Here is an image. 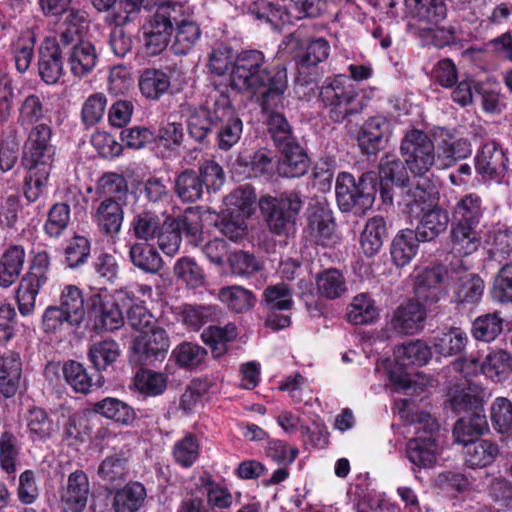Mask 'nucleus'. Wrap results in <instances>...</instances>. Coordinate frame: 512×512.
Listing matches in <instances>:
<instances>
[{
  "label": "nucleus",
  "mask_w": 512,
  "mask_h": 512,
  "mask_svg": "<svg viewBox=\"0 0 512 512\" xmlns=\"http://www.w3.org/2000/svg\"><path fill=\"white\" fill-rule=\"evenodd\" d=\"M400 153L409 172L423 177L433 168L452 167L458 160L470 156L472 148L467 139L457 138L444 129L435 132L434 141L426 132L411 129L401 140Z\"/></svg>",
  "instance_id": "obj_1"
},
{
  "label": "nucleus",
  "mask_w": 512,
  "mask_h": 512,
  "mask_svg": "<svg viewBox=\"0 0 512 512\" xmlns=\"http://www.w3.org/2000/svg\"><path fill=\"white\" fill-rule=\"evenodd\" d=\"M265 62L261 51H242L236 55L229 81L231 87L238 91L260 96L263 109L269 110L281 102L287 88V73L281 68L270 76Z\"/></svg>",
  "instance_id": "obj_2"
},
{
  "label": "nucleus",
  "mask_w": 512,
  "mask_h": 512,
  "mask_svg": "<svg viewBox=\"0 0 512 512\" xmlns=\"http://www.w3.org/2000/svg\"><path fill=\"white\" fill-rule=\"evenodd\" d=\"M51 135L48 125L38 124L31 129L25 144L24 161L29 171L24 195L30 202H35L44 193L49 179L54 156Z\"/></svg>",
  "instance_id": "obj_3"
},
{
  "label": "nucleus",
  "mask_w": 512,
  "mask_h": 512,
  "mask_svg": "<svg viewBox=\"0 0 512 512\" xmlns=\"http://www.w3.org/2000/svg\"><path fill=\"white\" fill-rule=\"evenodd\" d=\"M335 193L341 211L354 210L357 214H364L375 200L376 176L367 172L356 181L350 173L341 172L336 179Z\"/></svg>",
  "instance_id": "obj_4"
},
{
  "label": "nucleus",
  "mask_w": 512,
  "mask_h": 512,
  "mask_svg": "<svg viewBox=\"0 0 512 512\" xmlns=\"http://www.w3.org/2000/svg\"><path fill=\"white\" fill-rule=\"evenodd\" d=\"M357 97V88L345 75L336 76L324 84L320 91V98L335 122H342L348 116L360 112L362 107Z\"/></svg>",
  "instance_id": "obj_5"
},
{
  "label": "nucleus",
  "mask_w": 512,
  "mask_h": 512,
  "mask_svg": "<svg viewBox=\"0 0 512 512\" xmlns=\"http://www.w3.org/2000/svg\"><path fill=\"white\" fill-rule=\"evenodd\" d=\"M302 205L297 192L284 193L279 197L263 196L259 201L270 230L278 235L288 233L294 227Z\"/></svg>",
  "instance_id": "obj_6"
},
{
  "label": "nucleus",
  "mask_w": 512,
  "mask_h": 512,
  "mask_svg": "<svg viewBox=\"0 0 512 512\" xmlns=\"http://www.w3.org/2000/svg\"><path fill=\"white\" fill-rule=\"evenodd\" d=\"M419 422V426H415L414 429L417 436L407 443V457L414 466L431 469L436 465L441 452L434 437L438 424L426 413L421 414Z\"/></svg>",
  "instance_id": "obj_7"
},
{
  "label": "nucleus",
  "mask_w": 512,
  "mask_h": 512,
  "mask_svg": "<svg viewBox=\"0 0 512 512\" xmlns=\"http://www.w3.org/2000/svg\"><path fill=\"white\" fill-rule=\"evenodd\" d=\"M395 367L387 364L389 360H383L381 365L386 369L390 382L399 390L410 388V375L405 367L412 365H424L431 358V348L423 341H410L394 349Z\"/></svg>",
  "instance_id": "obj_8"
},
{
  "label": "nucleus",
  "mask_w": 512,
  "mask_h": 512,
  "mask_svg": "<svg viewBox=\"0 0 512 512\" xmlns=\"http://www.w3.org/2000/svg\"><path fill=\"white\" fill-rule=\"evenodd\" d=\"M50 257L46 251L35 253L29 271L21 279L17 289V302L23 316L30 315L36 304V297L48 281Z\"/></svg>",
  "instance_id": "obj_9"
},
{
  "label": "nucleus",
  "mask_w": 512,
  "mask_h": 512,
  "mask_svg": "<svg viewBox=\"0 0 512 512\" xmlns=\"http://www.w3.org/2000/svg\"><path fill=\"white\" fill-rule=\"evenodd\" d=\"M170 341L166 331L154 326L146 330L134 340L133 358L142 365H154L156 362H162L169 350Z\"/></svg>",
  "instance_id": "obj_10"
},
{
  "label": "nucleus",
  "mask_w": 512,
  "mask_h": 512,
  "mask_svg": "<svg viewBox=\"0 0 512 512\" xmlns=\"http://www.w3.org/2000/svg\"><path fill=\"white\" fill-rule=\"evenodd\" d=\"M475 171L485 181L502 183L509 173V160L497 142L484 143L475 155Z\"/></svg>",
  "instance_id": "obj_11"
},
{
  "label": "nucleus",
  "mask_w": 512,
  "mask_h": 512,
  "mask_svg": "<svg viewBox=\"0 0 512 512\" xmlns=\"http://www.w3.org/2000/svg\"><path fill=\"white\" fill-rule=\"evenodd\" d=\"M146 3L147 6L156 7L155 13L147 19L142 28L150 31L172 34L178 16L193 14L191 6L186 2L146 0Z\"/></svg>",
  "instance_id": "obj_12"
},
{
  "label": "nucleus",
  "mask_w": 512,
  "mask_h": 512,
  "mask_svg": "<svg viewBox=\"0 0 512 512\" xmlns=\"http://www.w3.org/2000/svg\"><path fill=\"white\" fill-rule=\"evenodd\" d=\"M88 305L98 326L113 331L123 325L122 312L106 290L92 294Z\"/></svg>",
  "instance_id": "obj_13"
},
{
  "label": "nucleus",
  "mask_w": 512,
  "mask_h": 512,
  "mask_svg": "<svg viewBox=\"0 0 512 512\" xmlns=\"http://www.w3.org/2000/svg\"><path fill=\"white\" fill-rule=\"evenodd\" d=\"M39 74L47 84H55L63 75L59 44L54 37H46L39 49Z\"/></svg>",
  "instance_id": "obj_14"
},
{
  "label": "nucleus",
  "mask_w": 512,
  "mask_h": 512,
  "mask_svg": "<svg viewBox=\"0 0 512 512\" xmlns=\"http://www.w3.org/2000/svg\"><path fill=\"white\" fill-rule=\"evenodd\" d=\"M390 134V123L382 116L371 117L365 121L357 140L361 151L374 154L381 149Z\"/></svg>",
  "instance_id": "obj_15"
},
{
  "label": "nucleus",
  "mask_w": 512,
  "mask_h": 512,
  "mask_svg": "<svg viewBox=\"0 0 512 512\" xmlns=\"http://www.w3.org/2000/svg\"><path fill=\"white\" fill-rule=\"evenodd\" d=\"M411 15L420 22L419 29L433 32L445 18L446 6L442 0H405Z\"/></svg>",
  "instance_id": "obj_16"
},
{
  "label": "nucleus",
  "mask_w": 512,
  "mask_h": 512,
  "mask_svg": "<svg viewBox=\"0 0 512 512\" xmlns=\"http://www.w3.org/2000/svg\"><path fill=\"white\" fill-rule=\"evenodd\" d=\"M447 272L441 266L425 268L415 277L414 292L419 299L436 302L444 291Z\"/></svg>",
  "instance_id": "obj_17"
},
{
  "label": "nucleus",
  "mask_w": 512,
  "mask_h": 512,
  "mask_svg": "<svg viewBox=\"0 0 512 512\" xmlns=\"http://www.w3.org/2000/svg\"><path fill=\"white\" fill-rule=\"evenodd\" d=\"M124 205L114 198H104L98 204L92 218L101 232L110 236L120 232L124 220Z\"/></svg>",
  "instance_id": "obj_18"
},
{
  "label": "nucleus",
  "mask_w": 512,
  "mask_h": 512,
  "mask_svg": "<svg viewBox=\"0 0 512 512\" xmlns=\"http://www.w3.org/2000/svg\"><path fill=\"white\" fill-rule=\"evenodd\" d=\"M438 201V192L430 183L409 187L402 196L403 211L410 216L418 217Z\"/></svg>",
  "instance_id": "obj_19"
},
{
  "label": "nucleus",
  "mask_w": 512,
  "mask_h": 512,
  "mask_svg": "<svg viewBox=\"0 0 512 512\" xmlns=\"http://www.w3.org/2000/svg\"><path fill=\"white\" fill-rule=\"evenodd\" d=\"M485 393L483 389L467 380L449 387L447 402L455 412L467 411L482 405Z\"/></svg>",
  "instance_id": "obj_20"
},
{
  "label": "nucleus",
  "mask_w": 512,
  "mask_h": 512,
  "mask_svg": "<svg viewBox=\"0 0 512 512\" xmlns=\"http://www.w3.org/2000/svg\"><path fill=\"white\" fill-rule=\"evenodd\" d=\"M426 312L422 304L409 300L394 312L392 326L403 334H414L423 328Z\"/></svg>",
  "instance_id": "obj_21"
},
{
  "label": "nucleus",
  "mask_w": 512,
  "mask_h": 512,
  "mask_svg": "<svg viewBox=\"0 0 512 512\" xmlns=\"http://www.w3.org/2000/svg\"><path fill=\"white\" fill-rule=\"evenodd\" d=\"M89 481L82 471H75L68 477L67 486L62 493V501L67 510L82 512L87 504Z\"/></svg>",
  "instance_id": "obj_22"
},
{
  "label": "nucleus",
  "mask_w": 512,
  "mask_h": 512,
  "mask_svg": "<svg viewBox=\"0 0 512 512\" xmlns=\"http://www.w3.org/2000/svg\"><path fill=\"white\" fill-rule=\"evenodd\" d=\"M421 214L420 222L414 230L421 241H432L446 231L449 215L437 203Z\"/></svg>",
  "instance_id": "obj_23"
},
{
  "label": "nucleus",
  "mask_w": 512,
  "mask_h": 512,
  "mask_svg": "<svg viewBox=\"0 0 512 512\" xmlns=\"http://www.w3.org/2000/svg\"><path fill=\"white\" fill-rule=\"evenodd\" d=\"M71 73L82 78L93 71L98 63V53L89 41H77L69 54Z\"/></svg>",
  "instance_id": "obj_24"
},
{
  "label": "nucleus",
  "mask_w": 512,
  "mask_h": 512,
  "mask_svg": "<svg viewBox=\"0 0 512 512\" xmlns=\"http://www.w3.org/2000/svg\"><path fill=\"white\" fill-rule=\"evenodd\" d=\"M280 149L283 154L277 167L280 176L296 178L303 176L308 171L309 159L298 144L292 143Z\"/></svg>",
  "instance_id": "obj_25"
},
{
  "label": "nucleus",
  "mask_w": 512,
  "mask_h": 512,
  "mask_svg": "<svg viewBox=\"0 0 512 512\" xmlns=\"http://www.w3.org/2000/svg\"><path fill=\"white\" fill-rule=\"evenodd\" d=\"M498 455V445L488 439H476L464 446L465 464L472 469L491 465Z\"/></svg>",
  "instance_id": "obj_26"
},
{
  "label": "nucleus",
  "mask_w": 512,
  "mask_h": 512,
  "mask_svg": "<svg viewBox=\"0 0 512 512\" xmlns=\"http://www.w3.org/2000/svg\"><path fill=\"white\" fill-rule=\"evenodd\" d=\"M93 411L106 419L125 426L131 425L137 417L133 407L114 397H106L94 403Z\"/></svg>",
  "instance_id": "obj_27"
},
{
  "label": "nucleus",
  "mask_w": 512,
  "mask_h": 512,
  "mask_svg": "<svg viewBox=\"0 0 512 512\" xmlns=\"http://www.w3.org/2000/svg\"><path fill=\"white\" fill-rule=\"evenodd\" d=\"M22 373L20 356L15 352H8L0 358V392L5 397L16 394Z\"/></svg>",
  "instance_id": "obj_28"
},
{
  "label": "nucleus",
  "mask_w": 512,
  "mask_h": 512,
  "mask_svg": "<svg viewBox=\"0 0 512 512\" xmlns=\"http://www.w3.org/2000/svg\"><path fill=\"white\" fill-rule=\"evenodd\" d=\"M192 14L178 16L175 22V37L172 49L177 55H186L201 36V31L196 22L191 19Z\"/></svg>",
  "instance_id": "obj_29"
},
{
  "label": "nucleus",
  "mask_w": 512,
  "mask_h": 512,
  "mask_svg": "<svg viewBox=\"0 0 512 512\" xmlns=\"http://www.w3.org/2000/svg\"><path fill=\"white\" fill-rule=\"evenodd\" d=\"M329 54L330 45L324 38L311 39L302 44L296 54L299 74L306 73L311 67H316L326 60Z\"/></svg>",
  "instance_id": "obj_30"
},
{
  "label": "nucleus",
  "mask_w": 512,
  "mask_h": 512,
  "mask_svg": "<svg viewBox=\"0 0 512 512\" xmlns=\"http://www.w3.org/2000/svg\"><path fill=\"white\" fill-rule=\"evenodd\" d=\"M421 241L414 230L404 229L397 233L392 242L391 256L397 266L403 267L411 262L418 251Z\"/></svg>",
  "instance_id": "obj_31"
},
{
  "label": "nucleus",
  "mask_w": 512,
  "mask_h": 512,
  "mask_svg": "<svg viewBox=\"0 0 512 512\" xmlns=\"http://www.w3.org/2000/svg\"><path fill=\"white\" fill-rule=\"evenodd\" d=\"M408 168L396 155H386L379 165V177L383 189L389 184L404 187L409 182Z\"/></svg>",
  "instance_id": "obj_32"
},
{
  "label": "nucleus",
  "mask_w": 512,
  "mask_h": 512,
  "mask_svg": "<svg viewBox=\"0 0 512 512\" xmlns=\"http://www.w3.org/2000/svg\"><path fill=\"white\" fill-rule=\"evenodd\" d=\"M146 489L139 482H130L118 490L114 496L115 512H137L146 499Z\"/></svg>",
  "instance_id": "obj_33"
},
{
  "label": "nucleus",
  "mask_w": 512,
  "mask_h": 512,
  "mask_svg": "<svg viewBox=\"0 0 512 512\" xmlns=\"http://www.w3.org/2000/svg\"><path fill=\"white\" fill-rule=\"evenodd\" d=\"M218 299L228 309L236 313L248 312L256 303V297L253 292L239 285L221 288L218 293Z\"/></svg>",
  "instance_id": "obj_34"
},
{
  "label": "nucleus",
  "mask_w": 512,
  "mask_h": 512,
  "mask_svg": "<svg viewBox=\"0 0 512 512\" xmlns=\"http://www.w3.org/2000/svg\"><path fill=\"white\" fill-rule=\"evenodd\" d=\"M486 416L474 413L469 417L459 419L453 429V436L458 444L463 446L476 441L475 438L488 431Z\"/></svg>",
  "instance_id": "obj_35"
},
{
  "label": "nucleus",
  "mask_w": 512,
  "mask_h": 512,
  "mask_svg": "<svg viewBox=\"0 0 512 512\" xmlns=\"http://www.w3.org/2000/svg\"><path fill=\"white\" fill-rule=\"evenodd\" d=\"M25 261V251L19 246L7 249L0 258V286L9 287L19 277Z\"/></svg>",
  "instance_id": "obj_36"
},
{
  "label": "nucleus",
  "mask_w": 512,
  "mask_h": 512,
  "mask_svg": "<svg viewBox=\"0 0 512 512\" xmlns=\"http://www.w3.org/2000/svg\"><path fill=\"white\" fill-rule=\"evenodd\" d=\"M476 228L470 225L452 224L451 243L456 254L467 256L477 251L481 244V238Z\"/></svg>",
  "instance_id": "obj_37"
},
{
  "label": "nucleus",
  "mask_w": 512,
  "mask_h": 512,
  "mask_svg": "<svg viewBox=\"0 0 512 512\" xmlns=\"http://www.w3.org/2000/svg\"><path fill=\"white\" fill-rule=\"evenodd\" d=\"M483 215L482 199L475 193L462 197L454 209V223L477 227Z\"/></svg>",
  "instance_id": "obj_38"
},
{
  "label": "nucleus",
  "mask_w": 512,
  "mask_h": 512,
  "mask_svg": "<svg viewBox=\"0 0 512 512\" xmlns=\"http://www.w3.org/2000/svg\"><path fill=\"white\" fill-rule=\"evenodd\" d=\"M308 226L320 240L328 239L334 231L332 212L328 206L317 201L316 205L308 208Z\"/></svg>",
  "instance_id": "obj_39"
},
{
  "label": "nucleus",
  "mask_w": 512,
  "mask_h": 512,
  "mask_svg": "<svg viewBox=\"0 0 512 512\" xmlns=\"http://www.w3.org/2000/svg\"><path fill=\"white\" fill-rule=\"evenodd\" d=\"M238 336L235 324L228 323L224 327L210 326L201 335L202 340L208 345L215 357H220L227 351V343L232 342Z\"/></svg>",
  "instance_id": "obj_40"
},
{
  "label": "nucleus",
  "mask_w": 512,
  "mask_h": 512,
  "mask_svg": "<svg viewBox=\"0 0 512 512\" xmlns=\"http://www.w3.org/2000/svg\"><path fill=\"white\" fill-rule=\"evenodd\" d=\"M481 372L495 382H502L512 373V356L503 350L489 353L481 364Z\"/></svg>",
  "instance_id": "obj_41"
},
{
  "label": "nucleus",
  "mask_w": 512,
  "mask_h": 512,
  "mask_svg": "<svg viewBox=\"0 0 512 512\" xmlns=\"http://www.w3.org/2000/svg\"><path fill=\"white\" fill-rule=\"evenodd\" d=\"M468 337L466 333L458 328H449L433 338L434 351L442 356H452L460 353L466 346Z\"/></svg>",
  "instance_id": "obj_42"
},
{
  "label": "nucleus",
  "mask_w": 512,
  "mask_h": 512,
  "mask_svg": "<svg viewBox=\"0 0 512 512\" xmlns=\"http://www.w3.org/2000/svg\"><path fill=\"white\" fill-rule=\"evenodd\" d=\"M385 233L386 223L383 217L375 216L367 221L360 238L365 255L371 257L380 251Z\"/></svg>",
  "instance_id": "obj_43"
},
{
  "label": "nucleus",
  "mask_w": 512,
  "mask_h": 512,
  "mask_svg": "<svg viewBox=\"0 0 512 512\" xmlns=\"http://www.w3.org/2000/svg\"><path fill=\"white\" fill-rule=\"evenodd\" d=\"M168 375L150 369H141L134 377L136 390L148 397L159 396L167 388Z\"/></svg>",
  "instance_id": "obj_44"
},
{
  "label": "nucleus",
  "mask_w": 512,
  "mask_h": 512,
  "mask_svg": "<svg viewBox=\"0 0 512 512\" xmlns=\"http://www.w3.org/2000/svg\"><path fill=\"white\" fill-rule=\"evenodd\" d=\"M170 87V80L161 70L149 68L143 71L139 79V88L148 99H159Z\"/></svg>",
  "instance_id": "obj_45"
},
{
  "label": "nucleus",
  "mask_w": 512,
  "mask_h": 512,
  "mask_svg": "<svg viewBox=\"0 0 512 512\" xmlns=\"http://www.w3.org/2000/svg\"><path fill=\"white\" fill-rule=\"evenodd\" d=\"M317 290L326 299H336L347 291V283L343 274L337 269H327L316 278Z\"/></svg>",
  "instance_id": "obj_46"
},
{
  "label": "nucleus",
  "mask_w": 512,
  "mask_h": 512,
  "mask_svg": "<svg viewBox=\"0 0 512 512\" xmlns=\"http://www.w3.org/2000/svg\"><path fill=\"white\" fill-rule=\"evenodd\" d=\"M378 317V309L367 294L355 296L348 307L347 319L355 325L370 324Z\"/></svg>",
  "instance_id": "obj_47"
},
{
  "label": "nucleus",
  "mask_w": 512,
  "mask_h": 512,
  "mask_svg": "<svg viewBox=\"0 0 512 512\" xmlns=\"http://www.w3.org/2000/svg\"><path fill=\"white\" fill-rule=\"evenodd\" d=\"M255 201L254 189L249 185L235 189L225 198V204L228 206L227 212H235L244 218H249L253 213Z\"/></svg>",
  "instance_id": "obj_48"
},
{
  "label": "nucleus",
  "mask_w": 512,
  "mask_h": 512,
  "mask_svg": "<svg viewBox=\"0 0 512 512\" xmlns=\"http://www.w3.org/2000/svg\"><path fill=\"white\" fill-rule=\"evenodd\" d=\"M203 107L209 111V118L212 120L213 126H219L238 117L231 106L229 97L217 91L210 94Z\"/></svg>",
  "instance_id": "obj_49"
},
{
  "label": "nucleus",
  "mask_w": 512,
  "mask_h": 512,
  "mask_svg": "<svg viewBox=\"0 0 512 512\" xmlns=\"http://www.w3.org/2000/svg\"><path fill=\"white\" fill-rule=\"evenodd\" d=\"M21 451L19 438L10 431H4L0 435V467L7 473L16 471V464Z\"/></svg>",
  "instance_id": "obj_50"
},
{
  "label": "nucleus",
  "mask_w": 512,
  "mask_h": 512,
  "mask_svg": "<svg viewBox=\"0 0 512 512\" xmlns=\"http://www.w3.org/2000/svg\"><path fill=\"white\" fill-rule=\"evenodd\" d=\"M68 314V318L79 325L84 319L85 307L84 298L81 290L75 285H67L63 288L60 295V305L58 306Z\"/></svg>",
  "instance_id": "obj_51"
},
{
  "label": "nucleus",
  "mask_w": 512,
  "mask_h": 512,
  "mask_svg": "<svg viewBox=\"0 0 512 512\" xmlns=\"http://www.w3.org/2000/svg\"><path fill=\"white\" fill-rule=\"evenodd\" d=\"M120 356V347L114 340L95 342L89 349V359L97 370H105Z\"/></svg>",
  "instance_id": "obj_52"
},
{
  "label": "nucleus",
  "mask_w": 512,
  "mask_h": 512,
  "mask_svg": "<svg viewBox=\"0 0 512 512\" xmlns=\"http://www.w3.org/2000/svg\"><path fill=\"white\" fill-rule=\"evenodd\" d=\"M173 273L189 288H198L205 283L203 269L190 257L179 258L173 267Z\"/></svg>",
  "instance_id": "obj_53"
},
{
  "label": "nucleus",
  "mask_w": 512,
  "mask_h": 512,
  "mask_svg": "<svg viewBox=\"0 0 512 512\" xmlns=\"http://www.w3.org/2000/svg\"><path fill=\"white\" fill-rule=\"evenodd\" d=\"M132 263L145 272L156 273L162 267V258L151 246L145 244H134L130 248Z\"/></svg>",
  "instance_id": "obj_54"
},
{
  "label": "nucleus",
  "mask_w": 512,
  "mask_h": 512,
  "mask_svg": "<svg viewBox=\"0 0 512 512\" xmlns=\"http://www.w3.org/2000/svg\"><path fill=\"white\" fill-rule=\"evenodd\" d=\"M203 183L193 170H185L175 180V190L178 196L186 202L198 200L203 193Z\"/></svg>",
  "instance_id": "obj_55"
},
{
  "label": "nucleus",
  "mask_w": 512,
  "mask_h": 512,
  "mask_svg": "<svg viewBox=\"0 0 512 512\" xmlns=\"http://www.w3.org/2000/svg\"><path fill=\"white\" fill-rule=\"evenodd\" d=\"M200 443L193 434H186L177 440L173 447V457L184 468L191 467L199 458Z\"/></svg>",
  "instance_id": "obj_56"
},
{
  "label": "nucleus",
  "mask_w": 512,
  "mask_h": 512,
  "mask_svg": "<svg viewBox=\"0 0 512 512\" xmlns=\"http://www.w3.org/2000/svg\"><path fill=\"white\" fill-rule=\"evenodd\" d=\"M27 427L33 441H43L55 431L53 421L41 408H33L29 411Z\"/></svg>",
  "instance_id": "obj_57"
},
{
  "label": "nucleus",
  "mask_w": 512,
  "mask_h": 512,
  "mask_svg": "<svg viewBox=\"0 0 512 512\" xmlns=\"http://www.w3.org/2000/svg\"><path fill=\"white\" fill-rule=\"evenodd\" d=\"M484 292V281L476 274H465L459 278L455 291L460 303H476Z\"/></svg>",
  "instance_id": "obj_58"
},
{
  "label": "nucleus",
  "mask_w": 512,
  "mask_h": 512,
  "mask_svg": "<svg viewBox=\"0 0 512 512\" xmlns=\"http://www.w3.org/2000/svg\"><path fill=\"white\" fill-rule=\"evenodd\" d=\"M157 237L158 245L166 255L173 256L179 251L182 237L175 218L166 217Z\"/></svg>",
  "instance_id": "obj_59"
},
{
  "label": "nucleus",
  "mask_w": 512,
  "mask_h": 512,
  "mask_svg": "<svg viewBox=\"0 0 512 512\" xmlns=\"http://www.w3.org/2000/svg\"><path fill=\"white\" fill-rule=\"evenodd\" d=\"M503 329V319L498 313L486 314L475 319L472 334L477 340L490 342L496 339Z\"/></svg>",
  "instance_id": "obj_60"
},
{
  "label": "nucleus",
  "mask_w": 512,
  "mask_h": 512,
  "mask_svg": "<svg viewBox=\"0 0 512 512\" xmlns=\"http://www.w3.org/2000/svg\"><path fill=\"white\" fill-rule=\"evenodd\" d=\"M98 190L105 198H114L123 204L126 203L128 184L126 179L117 173H105L98 181Z\"/></svg>",
  "instance_id": "obj_61"
},
{
  "label": "nucleus",
  "mask_w": 512,
  "mask_h": 512,
  "mask_svg": "<svg viewBox=\"0 0 512 512\" xmlns=\"http://www.w3.org/2000/svg\"><path fill=\"white\" fill-rule=\"evenodd\" d=\"M62 370L65 381L75 392L86 394L90 391L92 378L81 363L69 361L64 364Z\"/></svg>",
  "instance_id": "obj_62"
},
{
  "label": "nucleus",
  "mask_w": 512,
  "mask_h": 512,
  "mask_svg": "<svg viewBox=\"0 0 512 512\" xmlns=\"http://www.w3.org/2000/svg\"><path fill=\"white\" fill-rule=\"evenodd\" d=\"M78 325L58 306L47 307L42 316L43 330L47 334H59Z\"/></svg>",
  "instance_id": "obj_63"
},
{
  "label": "nucleus",
  "mask_w": 512,
  "mask_h": 512,
  "mask_svg": "<svg viewBox=\"0 0 512 512\" xmlns=\"http://www.w3.org/2000/svg\"><path fill=\"white\" fill-rule=\"evenodd\" d=\"M491 422L499 433L512 429V402L505 397H498L491 406Z\"/></svg>",
  "instance_id": "obj_64"
}]
</instances>
